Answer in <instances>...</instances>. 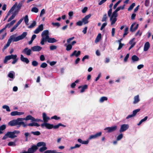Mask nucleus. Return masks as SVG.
<instances>
[{"label": "nucleus", "instance_id": "774afa93", "mask_svg": "<svg viewBox=\"0 0 153 153\" xmlns=\"http://www.w3.org/2000/svg\"><path fill=\"white\" fill-rule=\"evenodd\" d=\"M129 54L128 53L127 54L124 59V61L125 62H126L127 61L128 59L129 58Z\"/></svg>", "mask_w": 153, "mask_h": 153}, {"label": "nucleus", "instance_id": "2f4dec72", "mask_svg": "<svg viewBox=\"0 0 153 153\" xmlns=\"http://www.w3.org/2000/svg\"><path fill=\"white\" fill-rule=\"evenodd\" d=\"M108 100L107 97H102L100 98V99L99 102L101 103H102L105 101H106Z\"/></svg>", "mask_w": 153, "mask_h": 153}, {"label": "nucleus", "instance_id": "09e8293b", "mask_svg": "<svg viewBox=\"0 0 153 153\" xmlns=\"http://www.w3.org/2000/svg\"><path fill=\"white\" fill-rule=\"evenodd\" d=\"M8 145L10 146H15L16 144L15 142H9L8 144Z\"/></svg>", "mask_w": 153, "mask_h": 153}, {"label": "nucleus", "instance_id": "49530a36", "mask_svg": "<svg viewBox=\"0 0 153 153\" xmlns=\"http://www.w3.org/2000/svg\"><path fill=\"white\" fill-rule=\"evenodd\" d=\"M52 25L54 26H56L58 27H59L60 26V24L58 22H52Z\"/></svg>", "mask_w": 153, "mask_h": 153}, {"label": "nucleus", "instance_id": "a19ab883", "mask_svg": "<svg viewBox=\"0 0 153 153\" xmlns=\"http://www.w3.org/2000/svg\"><path fill=\"white\" fill-rule=\"evenodd\" d=\"M140 110V109H136L134 110L133 111V113H132V114L133 115V116L134 117L136 115V114H137V112H139Z\"/></svg>", "mask_w": 153, "mask_h": 153}, {"label": "nucleus", "instance_id": "f704fd0d", "mask_svg": "<svg viewBox=\"0 0 153 153\" xmlns=\"http://www.w3.org/2000/svg\"><path fill=\"white\" fill-rule=\"evenodd\" d=\"M148 117L147 116L145 117L144 118L142 119L137 124V125L138 126L140 125L142 123L145 121H146Z\"/></svg>", "mask_w": 153, "mask_h": 153}, {"label": "nucleus", "instance_id": "c9c22d12", "mask_svg": "<svg viewBox=\"0 0 153 153\" xmlns=\"http://www.w3.org/2000/svg\"><path fill=\"white\" fill-rule=\"evenodd\" d=\"M36 22L35 21H34L30 26L28 27V28H33L36 25Z\"/></svg>", "mask_w": 153, "mask_h": 153}, {"label": "nucleus", "instance_id": "423d86ee", "mask_svg": "<svg viewBox=\"0 0 153 153\" xmlns=\"http://www.w3.org/2000/svg\"><path fill=\"white\" fill-rule=\"evenodd\" d=\"M24 2V1H22L18 4L17 2H16L15 4L13 6V7L14 6V8H13V10L16 8V9L15 11V13H18L19 11L21 9V8L22 6V5Z\"/></svg>", "mask_w": 153, "mask_h": 153}, {"label": "nucleus", "instance_id": "39448f33", "mask_svg": "<svg viewBox=\"0 0 153 153\" xmlns=\"http://www.w3.org/2000/svg\"><path fill=\"white\" fill-rule=\"evenodd\" d=\"M20 133L19 131L15 130L13 132L8 131L7 132V135H8V137L11 138H14L17 137L16 134H18Z\"/></svg>", "mask_w": 153, "mask_h": 153}, {"label": "nucleus", "instance_id": "a878e982", "mask_svg": "<svg viewBox=\"0 0 153 153\" xmlns=\"http://www.w3.org/2000/svg\"><path fill=\"white\" fill-rule=\"evenodd\" d=\"M134 101L133 102V104H135L137 103L140 100L138 95L135 96L134 97Z\"/></svg>", "mask_w": 153, "mask_h": 153}, {"label": "nucleus", "instance_id": "6ab92c4d", "mask_svg": "<svg viewBox=\"0 0 153 153\" xmlns=\"http://www.w3.org/2000/svg\"><path fill=\"white\" fill-rule=\"evenodd\" d=\"M135 25V23H134L131 25L130 28V31H131L133 32L135 31L137 29L139 25L138 24H137L136 25V26L134 28H133V27L134 25Z\"/></svg>", "mask_w": 153, "mask_h": 153}, {"label": "nucleus", "instance_id": "1a4fd4ad", "mask_svg": "<svg viewBox=\"0 0 153 153\" xmlns=\"http://www.w3.org/2000/svg\"><path fill=\"white\" fill-rule=\"evenodd\" d=\"M117 128V126H114L111 127H107L104 128L105 130H107V132L111 133L116 131Z\"/></svg>", "mask_w": 153, "mask_h": 153}, {"label": "nucleus", "instance_id": "f257e3e1", "mask_svg": "<svg viewBox=\"0 0 153 153\" xmlns=\"http://www.w3.org/2000/svg\"><path fill=\"white\" fill-rule=\"evenodd\" d=\"M27 34V32H24L21 35H19L17 37H16V34L11 36L8 39L7 44L4 46L3 49L5 50L8 47L10 46L12 41L16 42L22 40L24 39L26 36Z\"/></svg>", "mask_w": 153, "mask_h": 153}, {"label": "nucleus", "instance_id": "603ef678", "mask_svg": "<svg viewBox=\"0 0 153 153\" xmlns=\"http://www.w3.org/2000/svg\"><path fill=\"white\" fill-rule=\"evenodd\" d=\"M107 22H105L103 23L102 25V26L100 28V30H102L107 25Z\"/></svg>", "mask_w": 153, "mask_h": 153}, {"label": "nucleus", "instance_id": "bf43d9fd", "mask_svg": "<svg viewBox=\"0 0 153 153\" xmlns=\"http://www.w3.org/2000/svg\"><path fill=\"white\" fill-rule=\"evenodd\" d=\"M112 9H110L108 12V16L109 17H111L112 13Z\"/></svg>", "mask_w": 153, "mask_h": 153}, {"label": "nucleus", "instance_id": "864d4df0", "mask_svg": "<svg viewBox=\"0 0 153 153\" xmlns=\"http://www.w3.org/2000/svg\"><path fill=\"white\" fill-rule=\"evenodd\" d=\"M123 137V135L122 134H119L117 137V140H120Z\"/></svg>", "mask_w": 153, "mask_h": 153}, {"label": "nucleus", "instance_id": "4be33fe9", "mask_svg": "<svg viewBox=\"0 0 153 153\" xmlns=\"http://www.w3.org/2000/svg\"><path fill=\"white\" fill-rule=\"evenodd\" d=\"M20 59L22 61L25 62L26 64H28L29 62L28 59L27 58L24 57L22 54L21 55Z\"/></svg>", "mask_w": 153, "mask_h": 153}, {"label": "nucleus", "instance_id": "5701e85b", "mask_svg": "<svg viewBox=\"0 0 153 153\" xmlns=\"http://www.w3.org/2000/svg\"><path fill=\"white\" fill-rule=\"evenodd\" d=\"M125 6V4H124L122 6H120L118 7L113 12V13L116 14H117V12L120 10H123L124 9Z\"/></svg>", "mask_w": 153, "mask_h": 153}, {"label": "nucleus", "instance_id": "79ce46f5", "mask_svg": "<svg viewBox=\"0 0 153 153\" xmlns=\"http://www.w3.org/2000/svg\"><path fill=\"white\" fill-rule=\"evenodd\" d=\"M10 59V55L6 56L4 60V63H6L8 60Z\"/></svg>", "mask_w": 153, "mask_h": 153}, {"label": "nucleus", "instance_id": "58836bf2", "mask_svg": "<svg viewBox=\"0 0 153 153\" xmlns=\"http://www.w3.org/2000/svg\"><path fill=\"white\" fill-rule=\"evenodd\" d=\"M107 19L108 17L107 16V14L106 13L103 16L102 19V22H106Z\"/></svg>", "mask_w": 153, "mask_h": 153}, {"label": "nucleus", "instance_id": "37998d69", "mask_svg": "<svg viewBox=\"0 0 153 153\" xmlns=\"http://www.w3.org/2000/svg\"><path fill=\"white\" fill-rule=\"evenodd\" d=\"M87 87L88 86L86 85H85L84 86H83L82 88V89L80 91V92L81 93H82L84 92L85 90L87 88Z\"/></svg>", "mask_w": 153, "mask_h": 153}, {"label": "nucleus", "instance_id": "5fc2aeb1", "mask_svg": "<svg viewBox=\"0 0 153 153\" xmlns=\"http://www.w3.org/2000/svg\"><path fill=\"white\" fill-rule=\"evenodd\" d=\"M31 133L34 135H39L40 134V133L39 131H36L35 132L32 131Z\"/></svg>", "mask_w": 153, "mask_h": 153}, {"label": "nucleus", "instance_id": "9b49d317", "mask_svg": "<svg viewBox=\"0 0 153 153\" xmlns=\"http://www.w3.org/2000/svg\"><path fill=\"white\" fill-rule=\"evenodd\" d=\"M31 49H29L28 48L26 47L22 51V53L26 54L27 56H30L32 53Z\"/></svg>", "mask_w": 153, "mask_h": 153}, {"label": "nucleus", "instance_id": "72a5a7b5", "mask_svg": "<svg viewBox=\"0 0 153 153\" xmlns=\"http://www.w3.org/2000/svg\"><path fill=\"white\" fill-rule=\"evenodd\" d=\"M23 19L24 20V21L26 24L27 25H28V23L29 21L28 16L27 15H26Z\"/></svg>", "mask_w": 153, "mask_h": 153}, {"label": "nucleus", "instance_id": "13d9d810", "mask_svg": "<svg viewBox=\"0 0 153 153\" xmlns=\"http://www.w3.org/2000/svg\"><path fill=\"white\" fill-rule=\"evenodd\" d=\"M47 64L45 62L43 63L40 65V67L42 68H45L47 66Z\"/></svg>", "mask_w": 153, "mask_h": 153}, {"label": "nucleus", "instance_id": "412c9836", "mask_svg": "<svg viewBox=\"0 0 153 153\" xmlns=\"http://www.w3.org/2000/svg\"><path fill=\"white\" fill-rule=\"evenodd\" d=\"M22 121L24 120H30L32 121H33L35 120V118L30 115H28L26 116L25 118H22Z\"/></svg>", "mask_w": 153, "mask_h": 153}, {"label": "nucleus", "instance_id": "a18cd8bd", "mask_svg": "<svg viewBox=\"0 0 153 153\" xmlns=\"http://www.w3.org/2000/svg\"><path fill=\"white\" fill-rule=\"evenodd\" d=\"M122 1V0H119L114 5L113 8L114 9H115L117 6Z\"/></svg>", "mask_w": 153, "mask_h": 153}, {"label": "nucleus", "instance_id": "4d7b16f0", "mask_svg": "<svg viewBox=\"0 0 153 153\" xmlns=\"http://www.w3.org/2000/svg\"><path fill=\"white\" fill-rule=\"evenodd\" d=\"M83 23L82 21H79L76 23V24L77 25L81 26L82 25Z\"/></svg>", "mask_w": 153, "mask_h": 153}, {"label": "nucleus", "instance_id": "f03ea898", "mask_svg": "<svg viewBox=\"0 0 153 153\" xmlns=\"http://www.w3.org/2000/svg\"><path fill=\"white\" fill-rule=\"evenodd\" d=\"M41 36L40 44L42 45H44L47 41L49 43H54L57 41L54 38H49V31L47 30H45L42 32L41 34Z\"/></svg>", "mask_w": 153, "mask_h": 153}, {"label": "nucleus", "instance_id": "2eb2a0df", "mask_svg": "<svg viewBox=\"0 0 153 153\" xmlns=\"http://www.w3.org/2000/svg\"><path fill=\"white\" fill-rule=\"evenodd\" d=\"M129 128V126L127 124H124L122 125L120 127V132H123L126 130H127Z\"/></svg>", "mask_w": 153, "mask_h": 153}, {"label": "nucleus", "instance_id": "0eeeda50", "mask_svg": "<svg viewBox=\"0 0 153 153\" xmlns=\"http://www.w3.org/2000/svg\"><path fill=\"white\" fill-rule=\"evenodd\" d=\"M38 149L36 145H33L27 151H24L21 152V153H34Z\"/></svg>", "mask_w": 153, "mask_h": 153}, {"label": "nucleus", "instance_id": "dca6fc26", "mask_svg": "<svg viewBox=\"0 0 153 153\" xmlns=\"http://www.w3.org/2000/svg\"><path fill=\"white\" fill-rule=\"evenodd\" d=\"M43 29V25L42 24L39 25L38 27L34 31V33L38 34Z\"/></svg>", "mask_w": 153, "mask_h": 153}, {"label": "nucleus", "instance_id": "aec40b11", "mask_svg": "<svg viewBox=\"0 0 153 153\" xmlns=\"http://www.w3.org/2000/svg\"><path fill=\"white\" fill-rule=\"evenodd\" d=\"M42 117L43 118L44 123H47L49 120L50 119V118L49 117L47 116L46 114L44 113L42 114Z\"/></svg>", "mask_w": 153, "mask_h": 153}, {"label": "nucleus", "instance_id": "e2e57ef3", "mask_svg": "<svg viewBox=\"0 0 153 153\" xmlns=\"http://www.w3.org/2000/svg\"><path fill=\"white\" fill-rule=\"evenodd\" d=\"M21 125H22V126L25 127H26L27 126V125L25 124L24 122L23 121H21L20 123V126Z\"/></svg>", "mask_w": 153, "mask_h": 153}, {"label": "nucleus", "instance_id": "c03bdc74", "mask_svg": "<svg viewBox=\"0 0 153 153\" xmlns=\"http://www.w3.org/2000/svg\"><path fill=\"white\" fill-rule=\"evenodd\" d=\"M18 25L16 24L15 25L13 26V27L10 30V32H13L15 30L17 27H18Z\"/></svg>", "mask_w": 153, "mask_h": 153}, {"label": "nucleus", "instance_id": "bb28decb", "mask_svg": "<svg viewBox=\"0 0 153 153\" xmlns=\"http://www.w3.org/2000/svg\"><path fill=\"white\" fill-rule=\"evenodd\" d=\"M101 38V34L100 33H99L97 36L96 39L95 40V43H97L100 40Z\"/></svg>", "mask_w": 153, "mask_h": 153}, {"label": "nucleus", "instance_id": "9d476101", "mask_svg": "<svg viewBox=\"0 0 153 153\" xmlns=\"http://www.w3.org/2000/svg\"><path fill=\"white\" fill-rule=\"evenodd\" d=\"M16 20H13L11 21L10 23H7L6 25L2 29V30H3V31H4L7 28H10L14 25V24L16 22Z\"/></svg>", "mask_w": 153, "mask_h": 153}, {"label": "nucleus", "instance_id": "4c0bfd02", "mask_svg": "<svg viewBox=\"0 0 153 153\" xmlns=\"http://www.w3.org/2000/svg\"><path fill=\"white\" fill-rule=\"evenodd\" d=\"M135 3H133L129 6V8H128V11H131L132 10L134 7L135 6Z\"/></svg>", "mask_w": 153, "mask_h": 153}, {"label": "nucleus", "instance_id": "20e7f679", "mask_svg": "<svg viewBox=\"0 0 153 153\" xmlns=\"http://www.w3.org/2000/svg\"><path fill=\"white\" fill-rule=\"evenodd\" d=\"M36 146L37 147L42 146V147H41L39 150V151L40 152H43L47 149V148L46 146V143L43 142H41L38 143L37 144Z\"/></svg>", "mask_w": 153, "mask_h": 153}, {"label": "nucleus", "instance_id": "c85d7f7f", "mask_svg": "<svg viewBox=\"0 0 153 153\" xmlns=\"http://www.w3.org/2000/svg\"><path fill=\"white\" fill-rule=\"evenodd\" d=\"M131 59L133 62L135 61H137L139 60V58L136 55H133L131 57Z\"/></svg>", "mask_w": 153, "mask_h": 153}, {"label": "nucleus", "instance_id": "f3484780", "mask_svg": "<svg viewBox=\"0 0 153 153\" xmlns=\"http://www.w3.org/2000/svg\"><path fill=\"white\" fill-rule=\"evenodd\" d=\"M42 48V47L39 46H35L31 48V49L33 51H39Z\"/></svg>", "mask_w": 153, "mask_h": 153}, {"label": "nucleus", "instance_id": "69168bd1", "mask_svg": "<svg viewBox=\"0 0 153 153\" xmlns=\"http://www.w3.org/2000/svg\"><path fill=\"white\" fill-rule=\"evenodd\" d=\"M10 115L12 116L17 115V111H12L10 113Z\"/></svg>", "mask_w": 153, "mask_h": 153}, {"label": "nucleus", "instance_id": "052dcab7", "mask_svg": "<svg viewBox=\"0 0 153 153\" xmlns=\"http://www.w3.org/2000/svg\"><path fill=\"white\" fill-rule=\"evenodd\" d=\"M89 56L88 55H85L84 56L82 59V61L84 62L85 59H89Z\"/></svg>", "mask_w": 153, "mask_h": 153}, {"label": "nucleus", "instance_id": "b1692460", "mask_svg": "<svg viewBox=\"0 0 153 153\" xmlns=\"http://www.w3.org/2000/svg\"><path fill=\"white\" fill-rule=\"evenodd\" d=\"M8 76L12 79H14L15 76V73L14 71H10L8 75Z\"/></svg>", "mask_w": 153, "mask_h": 153}, {"label": "nucleus", "instance_id": "c756f323", "mask_svg": "<svg viewBox=\"0 0 153 153\" xmlns=\"http://www.w3.org/2000/svg\"><path fill=\"white\" fill-rule=\"evenodd\" d=\"M14 6L13 7H12L10 9V10L9 11L8 13L6 16L5 17V18L4 19V21H5L6 19L8 17V16L10 14V13L12 12L13 11V8H14Z\"/></svg>", "mask_w": 153, "mask_h": 153}, {"label": "nucleus", "instance_id": "6e6d98bb", "mask_svg": "<svg viewBox=\"0 0 153 153\" xmlns=\"http://www.w3.org/2000/svg\"><path fill=\"white\" fill-rule=\"evenodd\" d=\"M32 64L34 66H36L38 65V63L36 61H33L32 62Z\"/></svg>", "mask_w": 153, "mask_h": 153}, {"label": "nucleus", "instance_id": "4468645a", "mask_svg": "<svg viewBox=\"0 0 153 153\" xmlns=\"http://www.w3.org/2000/svg\"><path fill=\"white\" fill-rule=\"evenodd\" d=\"M102 135V132H101L96 133L95 134L91 135L89 138L88 140H91L92 139H96L98 137Z\"/></svg>", "mask_w": 153, "mask_h": 153}, {"label": "nucleus", "instance_id": "ea45409f", "mask_svg": "<svg viewBox=\"0 0 153 153\" xmlns=\"http://www.w3.org/2000/svg\"><path fill=\"white\" fill-rule=\"evenodd\" d=\"M2 108L4 109H6V111H7L9 112L10 111V110L9 107L8 105H4L2 106Z\"/></svg>", "mask_w": 153, "mask_h": 153}, {"label": "nucleus", "instance_id": "3c124183", "mask_svg": "<svg viewBox=\"0 0 153 153\" xmlns=\"http://www.w3.org/2000/svg\"><path fill=\"white\" fill-rule=\"evenodd\" d=\"M31 11L36 13L38 12V9L36 7H34L32 9Z\"/></svg>", "mask_w": 153, "mask_h": 153}, {"label": "nucleus", "instance_id": "6e6552de", "mask_svg": "<svg viewBox=\"0 0 153 153\" xmlns=\"http://www.w3.org/2000/svg\"><path fill=\"white\" fill-rule=\"evenodd\" d=\"M118 14H116L114 13H112L111 17H110V20L111 22V25H112L116 22L117 20V16Z\"/></svg>", "mask_w": 153, "mask_h": 153}, {"label": "nucleus", "instance_id": "f8f14e48", "mask_svg": "<svg viewBox=\"0 0 153 153\" xmlns=\"http://www.w3.org/2000/svg\"><path fill=\"white\" fill-rule=\"evenodd\" d=\"M41 126L42 128H43L45 126L47 129H51L53 128V125L47 123H45L41 124Z\"/></svg>", "mask_w": 153, "mask_h": 153}, {"label": "nucleus", "instance_id": "a211bd4d", "mask_svg": "<svg viewBox=\"0 0 153 153\" xmlns=\"http://www.w3.org/2000/svg\"><path fill=\"white\" fill-rule=\"evenodd\" d=\"M80 54L81 52L80 51H77L76 50H75L73 53L70 55V57H72L75 56L76 57H77L80 55Z\"/></svg>", "mask_w": 153, "mask_h": 153}, {"label": "nucleus", "instance_id": "de8ad7c7", "mask_svg": "<svg viewBox=\"0 0 153 153\" xmlns=\"http://www.w3.org/2000/svg\"><path fill=\"white\" fill-rule=\"evenodd\" d=\"M10 59H12L13 60L17 58V56L16 55L11 54L10 55Z\"/></svg>", "mask_w": 153, "mask_h": 153}, {"label": "nucleus", "instance_id": "8fccbe9b", "mask_svg": "<svg viewBox=\"0 0 153 153\" xmlns=\"http://www.w3.org/2000/svg\"><path fill=\"white\" fill-rule=\"evenodd\" d=\"M128 27H126L124 30V33L123 34V36L126 35L128 33Z\"/></svg>", "mask_w": 153, "mask_h": 153}, {"label": "nucleus", "instance_id": "680f3d73", "mask_svg": "<svg viewBox=\"0 0 153 153\" xmlns=\"http://www.w3.org/2000/svg\"><path fill=\"white\" fill-rule=\"evenodd\" d=\"M45 13V10L43 9L41 11V12H40V16H42L44 15Z\"/></svg>", "mask_w": 153, "mask_h": 153}, {"label": "nucleus", "instance_id": "7c9ffc66", "mask_svg": "<svg viewBox=\"0 0 153 153\" xmlns=\"http://www.w3.org/2000/svg\"><path fill=\"white\" fill-rule=\"evenodd\" d=\"M27 126H36L38 127L40 125L37 123L33 122L28 124H27Z\"/></svg>", "mask_w": 153, "mask_h": 153}, {"label": "nucleus", "instance_id": "393cba45", "mask_svg": "<svg viewBox=\"0 0 153 153\" xmlns=\"http://www.w3.org/2000/svg\"><path fill=\"white\" fill-rule=\"evenodd\" d=\"M150 47V45L149 42H146L145 44L144 47V51H147Z\"/></svg>", "mask_w": 153, "mask_h": 153}, {"label": "nucleus", "instance_id": "473e14b6", "mask_svg": "<svg viewBox=\"0 0 153 153\" xmlns=\"http://www.w3.org/2000/svg\"><path fill=\"white\" fill-rule=\"evenodd\" d=\"M65 45L66 46V50L67 51H69L71 50L72 48V45L71 44H69L67 45L66 44Z\"/></svg>", "mask_w": 153, "mask_h": 153}, {"label": "nucleus", "instance_id": "e433bc0d", "mask_svg": "<svg viewBox=\"0 0 153 153\" xmlns=\"http://www.w3.org/2000/svg\"><path fill=\"white\" fill-rule=\"evenodd\" d=\"M6 128V126L5 125H3L0 126V131L1 132V134L3 133L2 131L4 130Z\"/></svg>", "mask_w": 153, "mask_h": 153}, {"label": "nucleus", "instance_id": "7ed1b4c3", "mask_svg": "<svg viewBox=\"0 0 153 153\" xmlns=\"http://www.w3.org/2000/svg\"><path fill=\"white\" fill-rule=\"evenodd\" d=\"M22 118H19L16 120H13L10 121L8 125L10 126H17L18 128L20 127V123L21 121H22Z\"/></svg>", "mask_w": 153, "mask_h": 153}, {"label": "nucleus", "instance_id": "338daca9", "mask_svg": "<svg viewBox=\"0 0 153 153\" xmlns=\"http://www.w3.org/2000/svg\"><path fill=\"white\" fill-rule=\"evenodd\" d=\"M142 34V32H140V31L139 30L135 34L136 36H139V37Z\"/></svg>", "mask_w": 153, "mask_h": 153}, {"label": "nucleus", "instance_id": "0e129e2a", "mask_svg": "<svg viewBox=\"0 0 153 153\" xmlns=\"http://www.w3.org/2000/svg\"><path fill=\"white\" fill-rule=\"evenodd\" d=\"M74 39V37H71V38H69L67 40V42L68 43H69L70 42L73 40V39Z\"/></svg>", "mask_w": 153, "mask_h": 153}, {"label": "nucleus", "instance_id": "ddd939ff", "mask_svg": "<svg viewBox=\"0 0 153 153\" xmlns=\"http://www.w3.org/2000/svg\"><path fill=\"white\" fill-rule=\"evenodd\" d=\"M91 15L89 14V15L85 16L82 19V21L84 25H85L88 23V19L91 17Z\"/></svg>", "mask_w": 153, "mask_h": 153}, {"label": "nucleus", "instance_id": "cd10ccee", "mask_svg": "<svg viewBox=\"0 0 153 153\" xmlns=\"http://www.w3.org/2000/svg\"><path fill=\"white\" fill-rule=\"evenodd\" d=\"M17 14V13H15V12L14 13H13L12 15L8 19L7 22H9L13 19Z\"/></svg>", "mask_w": 153, "mask_h": 153}]
</instances>
